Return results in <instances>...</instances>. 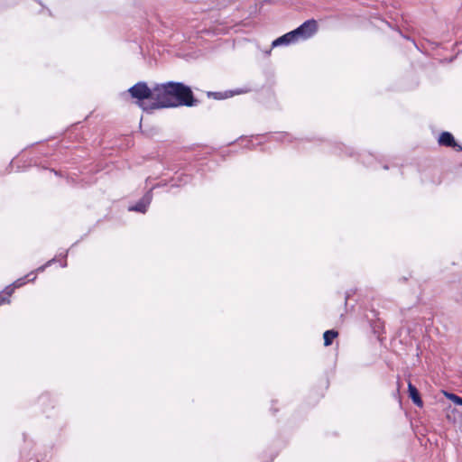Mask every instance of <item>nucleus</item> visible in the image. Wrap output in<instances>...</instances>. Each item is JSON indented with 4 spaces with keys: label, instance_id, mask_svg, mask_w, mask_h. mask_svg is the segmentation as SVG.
<instances>
[{
    "label": "nucleus",
    "instance_id": "1",
    "mask_svg": "<svg viewBox=\"0 0 462 462\" xmlns=\"http://www.w3.org/2000/svg\"><path fill=\"white\" fill-rule=\"evenodd\" d=\"M156 101L143 106V111L178 106H196L199 101L195 97L191 88L182 82L167 81L155 84Z\"/></svg>",
    "mask_w": 462,
    "mask_h": 462
},
{
    "label": "nucleus",
    "instance_id": "2",
    "mask_svg": "<svg viewBox=\"0 0 462 462\" xmlns=\"http://www.w3.org/2000/svg\"><path fill=\"white\" fill-rule=\"evenodd\" d=\"M131 97L136 99V103L143 110V106H148L151 102L146 103L145 100L151 99L156 101L155 85L149 88L144 81H139L128 89Z\"/></svg>",
    "mask_w": 462,
    "mask_h": 462
},
{
    "label": "nucleus",
    "instance_id": "3",
    "mask_svg": "<svg viewBox=\"0 0 462 462\" xmlns=\"http://www.w3.org/2000/svg\"><path fill=\"white\" fill-rule=\"evenodd\" d=\"M318 31V23L314 19L305 21L296 29L285 33L291 44L300 40L311 38Z\"/></svg>",
    "mask_w": 462,
    "mask_h": 462
},
{
    "label": "nucleus",
    "instance_id": "4",
    "mask_svg": "<svg viewBox=\"0 0 462 462\" xmlns=\"http://www.w3.org/2000/svg\"><path fill=\"white\" fill-rule=\"evenodd\" d=\"M156 186H153L150 190H148L143 198L134 205L129 207V211H135L139 213H145L148 209L149 205L152 199V189Z\"/></svg>",
    "mask_w": 462,
    "mask_h": 462
},
{
    "label": "nucleus",
    "instance_id": "5",
    "mask_svg": "<svg viewBox=\"0 0 462 462\" xmlns=\"http://www.w3.org/2000/svg\"><path fill=\"white\" fill-rule=\"evenodd\" d=\"M439 144L445 147H451L457 151H462V146L459 145L453 134L449 132H442L439 137Z\"/></svg>",
    "mask_w": 462,
    "mask_h": 462
},
{
    "label": "nucleus",
    "instance_id": "6",
    "mask_svg": "<svg viewBox=\"0 0 462 462\" xmlns=\"http://www.w3.org/2000/svg\"><path fill=\"white\" fill-rule=\"evenodd\" d=\"M245 91L242 89L229 90V91H225V92H208V97L220 100V99H226V98L231 97L235 95L242 94Z\"/></svg>",
    "mask_w": 462,
    "mask_h": 462
},
{
    "label": "nucleus",
    "instance_id": "7",
    "mask_svg": "<svg viewBox=\"0 0 462 462\" xmlns=\"http://www.w3.org/2000/svg\"><path fill=\"white\" fill-rule=\"evenodd\" d=\"M408 393H409V397L411 399L413 403L419 407H421L423 404V402L420 398V392L418 391L416 386L413 385L411 383H408Z\"/></svg>",
    "mask_w": 462,
    "mask_h": 462
},
{
    "label": "nucleus",
    "instance_id": "8",
    "mask_svg": "<svg viewBox=\"0 0 462 462\" xmlns=\"http://www.w3.org/2000/svg\"><path fill=\"white\" fill-rule=\"evenodd\" d=\"M338 336L337 331L334 329L326 330L323 334L324 346H328L333 343V340Z\"/></svg>",
    "mask_w": 462,
    "mask_h": 462
},
{
    "label": "nucleus",
    "instance_id": "9",
    "mask_svg": "<svg viewBox=\"0 0 462 462\" xmlns=\"http://www.w3.org/2000/svg\"><path fill=\"white\" fill-rule=\"evenodd\" d=\"M174 183L171 185L172 187H180L182 185H186L191 180V177L188 174H180L176 179H173Z\"/></svg>",
    "mask_w": 462,
    "mask_h": 462
},
{
    "label": "nucleus",
    "instance_id": "10",
    "mask_svg": "<svg viewBox=\"0 0 462 462\" xmlns=\"http://www.w3.org/2000/svg\"><path fill=\"white\" fill-rule=\"evenodd\" d=\"M290 44H291V43L290 42L289 39L287 38V35L283 34V35L278 37L277 39H275L272 42V48H275V47H279V46H287Z\"/></svg>",
    "mask_w": 462,
    "mask_h": 462
},
{
    "label": "nucleus",
    "instance_id": "11",
    "mask_svg": "<svg viewBox=\"0 0 462 462\" xmlns=\"http://www.w3.org/2000/svg\"><path fill=\"white\" fill-rule=\"evenodd\" d=\"M446 396L452 401L455 404L462 406V397L455 393H446Z\"/></svg>",
    "mask_w": 462,
    "mask_h": 462
},
{
    "label": "nucleus",
    "instance_id": "12",
    "mask_svg": "<svg viewBox=\"0 0 462 462\" xmlns=\"http://www.w3.org/2000/svg\"><path fill=\"white\" fill-rule=\"evenodd\" d=\"M15 288H14L13 284H10L5 288L2 293H0V296L6 297L9 300Z\"/></svg>",
    "mask_w": 462,
    "mask_h": 462
},
{
    "label": "nucleus",
    "instance_id": "13",
    "mask_svg": "<svg viewBox=\"0 0 462 462\" xmlns=\"http://www.w3.org/2000/svg\"><path fill=\"white\" fill-rule=\"evenodd\" d=\"M55 262H56V258H55V257H54V258H52V259H51V260H49L45 264H43V265H42V266L38 267V268L34 271V272H35V273L37 274L38 273H42V272H44V271H45V269H46L47 267L51 266V265L53 263H55Z\"/></svg>",
    "mask_w": 462,
    "mask_h": 462
},
{
    "label": "nucleus",
    "instance_id": "14",
    "mask_svg": "<svg viewBox=\"0 0 462 462\" xmlns=\"http://www.w3.org/2000/svg\"><path fill=\"white\" fill-rule=\"evenodd\" d=\"M26 282H27V281L25 280V278L22 277V278H19L16 281H14L12 284H13L14 288L18 289V288L23 286Z\"/></svg>",
    "mask_w": 462,
    "mask_h": 462
},
{
    "label": "nucleus",
    "instance_id": "15",
    "mask_svg": "<svg viewBox=\"0 0 462 462\" xmlns=\"http://www.w3.org/2000/svg\"><path fill=\"white\" fill-rule=\"evenodd\" d=\"M277 139L282 141V142H285V141L291 142V135L289 134H287V133H280V134H278Z\"/></svg>",
    "mask_w": 462,
    "mask_h": 462
},
{
    "label": "nucleus",
    "instance_id": "16",
    "mask_svg": "<svg viewBox=\"0 0 462 462\" xmlns=\"http://www.w3.org/2000/svg\"><path fill=\"white\" fill-rule=\"evenodd\" d=\"M36 273L34 271H32L31 273H29L27 275L24 276L25 280L27 281V282H32L36 280Z\"/></svg>",
    "mask_w": 462,
    "mask_h": 462
},
{
    "label": "nucleus",
    "instance_id": "17",
    "mask_svg": "<svg viewBox=\"0 0 462 462\" xmlns=\"http://www.w3.org/2000/svg\"><path fill=\"white\" fill-rule=\"evenodd\" d=\"M337 149H338L340 152L346 150V152H347L349 156H352V150L350 148L346 147L344 144H338Z\"/></svg>",
    "mask_w": 462,
    "mask_h": 462
},
{
    "label": "nucleus",
    "instance_id": "18",
    "mask_svg": "<svg viewBox=\"0 0 462 462\" xmlns=\"http://www.w3.org/2000/svg\"><path fill=\"white\" fill-rule=\"evenodd\" d=\"M49 399V395L48 394H43L42 395L40 398H39V402L41 403H44L45 401H47Z\"/></svg>",
    "mask_w": 462,
    "mask_h": 462
},
{
    "label": "nucleus",
    "instance_id": "19",
    "mask_svg": "<svg viewBox=\"0 0 462 462\" xmlns=\"http://www.w3.org/2000/svg\"><path fill=\"white\" fill-rule=\"evenodd\" d=\"M5 303H10V300H8L6 297L0 296V305Z\"/></svg>",
    "mask_w": 462,
    "mask_h": 462
},
{
    "label": "nucleus",
    "instance_id": "20",
    "mask_svg": "<svg viewBox=\"0 0 462 462\" xmlns=\"http://www.w3.org/2000/svg\"><path fill=\"white\" fill-rule=\"evenodd\" d=\"M348 298H349V294H348V293H346V297H345V304H346V303H347Z\"/></svg>",
    "mask_w": 462,
    "mask_h": 462
},
{
    "label": "nucleus",
    "instance_id": "21",
    "mask_svg": "<svg viewBox=\"0 0 462 462\" xmlns=\"http://www.w3.org/2000/svg\"><path fill=\"white\" fill-rule=\"evenodd\" d=\"M61 267H66L67 266V261L64 260L61 263H60Z\"/></svg>",
    "mask_w": 462,
    "mask_h": 462
},
{
    "label": "nucleus",
    "instance_id": "22",
    "mask_svg": "<svg viewBox=\"0 0 462 462\" xmlns=\"http://www.w3.org/2000/svg\"><path fill=\"white\" fill-rule=\"evenodd\" d=\"M67 255H68V251L62 256H63V258H66Z\"/></svg>",
    "mask_w": 462,
    "mask_h": 462
},
{
    "label": "nucleus",
    "instance_id": "23",
    "mask_svg": "<svg viewBox=\"0 0 462 462\" xmlns=\"http://www.w3.org/2000/svg\"><path fill=\"white\" fill-rule=\"evenodd\" d=\"M383 169H384V170H388V166H387L386 164H385V165H383Z\"/></svg>",
    "mask_w": 462,
    "mask_h": 462
}]
</instances>
